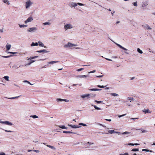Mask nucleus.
I'll list each match as a JSON object with an SVG mask.
<instances>
[{"label":"nucleus","instance_id":"cd10ccee","mask_svg":"<svg viewBox=\"0 0 155 155\" xmlns=\"http://www.w3.org/2000/svg\"><path fill=\"white\" fill-rule=\"evenodd\" d=\"M58 127H59L61 129H67V127H66L64 125H61V126H58Z\"/></svg>","mask_w":155,"mask_h":155},{"label":"nucleus","instance_id":"6e6d98bb","mask_svg":"<svg viewBox=\"0 0 155 155\" xmlns=\"http://www.w3.org/2000/svg\"><path fill=\"white\" fill-rule=\"evenodd\" d=\"M114 133H116L117 134H121V133H120V132H118V131H115Z\"/></svg>","mask_w":155,"mask_h":155},{"label":"nucleus","instance_id":"ddd939ff","mask_svg":"<svg viewBox=\"0 0 155 155\" xmlns=\"http://www.w3.org/2000/svg\"><path fill=\"white\" fill-rule=\"evenodd\" d=\"M115 44L117 46H118L120 48L122 49H123L125 51H127L128 50L127 49L122 47L121 45L120 44L117 43H115Z\"/></svg>","mask_w":155,"mask_h":155},{"label":"nucleus","instance_id":"0e129e2a","mask_svg":"<svg viewBox=\"0 0 155 155\" xmlns=\"http://www.w3.org/2000/svg\"><path fill=\"white\" fill-rule=\"evenodd\" d=\"M120 155H128V153H125L124 154H120Z\"/></svg>","mask_w":155,"mask_h":155},{"label":"nucleus","instance_id":"c756f323","mask_svg":"<svg viewBox=\"0 0 155 155\" xmlns=\"http://www.w3.org/2000/svg\"><path fill=\"white\" fill-rule=\"evenodd\" d=\"M63 133H69V134H74L73 132H72L70 131H63Z\"/></svg>","mask_w":155,"mask_h":155},{"label":"nucleus","instance_id":"680f3d73","mask_svg":"<svg viewBox=\"0 0 155 155\" xmlns=\"http://www.w3.org/2000/svg\"><path fill=\"white\" fill-rule=\"evenodd\" d=\"M33 151H34V152H37V153H38V152H39V150H34Z\"/></svg>","mask_w":155,"mask_h":155},{"label":"nucleus","instance_id":"c03bdc74","mask_svg":"<svg viewBox=\"0 0 155 155\" xmlns=\"http://www.w3.org/2000/svg\"><path fill=\"white\" fill-rule=\"evenodd\" d=\"M95 102L96 103H97L100 104V103H102L103 101H97V100H95Z\"/></svg>","mask_w":155,"mask_h":155},{"label":"nucleus","instance_id":"58836bf2","mask_svg":"<svg viewBox=\"0 0 155 155\" xmlns=\"http://www.w3.org/2000/svg\"><path fill=\"white\" fill-rule=\"evenodd\" d=\"M19 97H20V96H17V97H14L7 98L8 99H15V98H17Z\"/></svg>","mask_w":155,"mask_h":155},{"label":"nucleus","instance_id":"dca6fc26","mask_svg":"<svg viewBox=\"0 0 155 155\" xmlns=\"http://www.w3.org/2000/svg\"><path fill=\"white\" fill-rule=\"evenodd\" d=\"M46 146L47 147L50 148L51 150H55L56 149L55 147L54 146H51V145H46Z\"/></svg>","mask_w":155,"mask_h":155},{"label":"nucleus","instance_id":"a19ab883","mask_svg":"<svg viewBox=\"0 0 155 155\" xmlns=\"http://www.w3.org/2000/svg\"><path fill=\"white\" fill-rule=\"evenodd\" d=\"M23 82H24V83H27L29 84H30L31 85H33V84H31L29 81H27V80L24 81H23Z\"/></svg>","mask_w":155,"mask_h":155},{"label":"nucleus","instance_id":"4468645a","mask_svg":"<svg viewBox=\"0 0 155 155\" xmlns=\"http://www.w3.org/2000/svg\"><path fill=\"white\" fill-rule=\"evenodd\" d=\"M11 46V45L10 44H9L7 43L6 45V51H9L10 49Z\"/></svg>","mask_w":155,"mask_h":155},{"label":"nucleus","instance_id":"79ce46f5","mask_svg":"<svg viewBox=\"0 0 155 155\" xmlns=\"http://www.w3.org/2000/svg\"><path fill=\"white\" fill-rule=\"evenodd\" d=\"M91 94L90 97L91 96V97H94L96 96V95L94 94Z\"/></svg>","mask_w":155,"mask_h":155},{"label":"nucleus","instance_id":"3c124183","mask_svg":"<svg viewBox=\"0 0 155 155\" xmlns=\"http://www.w3.org/2000/svg\"><path fill=\"white\" fill-rule=\"evenodd\" d=\"M95 72H96V70H93L92 71L88 72V73L89 74V73H94Z\"/></svg>","mask_w":155,"mask_h":155},{"label":"nucleus","instance_id":"1a4fd4ad","mask_svg":"<svg viewBox=\"0 0 155 155\" xmlns=\"http://www.w3.org/2000/svg\"><path fill=\"white\" fill-rule=\"evenodd\" d=\"M33 19V18L32 17H28V19L25 21V24H27L28 22H30L32 21Z\"/></svg>","mask_w":155,"mask_h":155},{"label":"nucleus","instance_id":"f8f14e48","mask_svg":"<svg viewBox=\"0 0 155 155\" xmlns=\"http://www.w3.org/2000/svg\"><path fill=\"white\" fill-rule=\"evenodd\" d=\"M68 126L71 127L73 128H77L81 127L80 126H78L76 125H70L69 124H68Z\"/></svg>","mask_w":155,"mask_h":155},{"label":"nucleus","instance_id":"13d9d810","mask_svg":"<svg viewBox=\"0 0 155 155\" xmlns=\"http://www.w3.org/2000/svg\"><path fill=\"white\" fill-rule=\"evenodd\" d=\"M5 131L6 132H12V131L11 130H5Z\"/></svg>","mask_w":155,"mask_h":155},{"label":"nucleus","instance_id":"39448f33","mask_svg":"<svg viewBox=\"0 0 155 155\" xmlns=\"http://www.w3.org/2000/svg\"><path fill=\"white\" fill-rule=\"evenodd\" d=\"M64 28L65 30L66 31L68 29L72 28H73V26L71 24H68L65 25Z\"/></svg>","mask_w":155,"mask_h":155},{"label":"nucleus","instance_id":"4be33fe9","mask_svg":"<svg viewBox=\"0 0 155 155\" xmlns=\"http://www.w3.org/2000/svg\"><path fill=\"white\" fill-rule=\"evenodd\" d=\"M58 61H53L49 62L48 63V64H53L54 63H58Z\"/></svg>","mask_w":155,"mask_h":155},{"label":"nucleus","instance_id":"423d86ee","mask_svg":"<svg viewBox=\"0 0 155 155\" xmlns=\"http://www.w3.org/2000/svg\"><path fill=\"white\" fill-rule=\"evenodd\" d=\"M91 94H82L80 95V97L81 98L84 99L87 98L88 99L90 98Z\"/></svg>","mask_w":155,"mask_h":155},{"label":"nucleus","instance_id":"aec40b11","mask_svg":"<svg viewBox=\"0 0 155 155\" xmlns=\"http://www.w3.org/2000/svg\"><path fill=\"white\" fill-rule=\"evenodd\" d=\"M38 45V44L37 42H36V43H35L34 42H32L31 44V47L34 46H37Z\"/></svg>","mask_w":155,"mask_h":155},{"label":"nucleus","instance_id":"f03ea898","mask_svg":"<svg viewBox=\"0 0 155 155\" xmlns=\"http://www.w3.org/2000/svg\"><path fill=\"white\" fill-rule=\"evenodd\" d=\"M77 46V45L74 44H73L71 42H68V43L64 45V47L65 48H71L73 47H75Z\"/></svg>","mask_w":155,"mask_h":155},{"label":"nucleus","instance_id":"412c9836","mask_svg":"<svg viewBox=\"0 0 155 155\" xmlns=\"http://www.w3.org/2000/svg\"><path fill=\"white\" fill-rule=\"evenodd\" d=\"M148 5V3L147 2H144L143 3L142 7V8H144L145 7H147Z\"/></svg>","mask_w":155,"mask_h":155},{"label":"nucleus","instance_id":"8fccbe9b","mask_svg":"<svg viewBox=\"0 0 155 155\" xmlns=\"http://www.w3.org/2000/svg\"><path fill=\"white\" fill-rule=\"evenodd\" d=\"M88 144L89 145H91L92 144H93L94 143H93L90 142H88L87 143V144Z\"/></svg>","mask_w":155,"mask_h":155},{"label":"nucleus","instance_id":"20e7f679","mask_svg":"<svg viewBox=\"0 0 155 155\" xmlns=\"http://www.w3.org/2000/svg\"><path fill=\"white\" fill-rule=\"evenodd\" d=\"M33 2L30 0H29L26 1L25 2V8L26 9H28L29 7L32 5Z\"/></svg>","mask_w":155,"mask_h":155},{"label":"nucleus","instance_id":"72a5a7b5","mask_svg":"<svg viewBox=\"0 0 155 155\" xmlns=\"http://www.w3.org/2000/svg\"><path fill=\"white\" fill-rule=\"evenodd\" d=\"M30 117H32V118H34V119L37 118L38 117V116L36 115H31L30 116Z\"/></svg>","mask_w":155,"mask_h":155},{"label":"nucleus","instance_id":"2eb2a0df","mask_svg":"<svg viewBox=\"0 0 155 155\" xmlns=\"http://www.w3.org/2000/svg\"><path fill=\"white\" fill-rule=\"evenodd\" d=\"M144 28L147 30H151L152 28L149 26V25L147 24H145L144 26Z\"/></svg>","mask_w":155,"mask_h":155},{"label":"nucleus","instance_id":"2f4dec72","mask_svg":"<svg viewBox=\"0 0 155 155\" xmlns=\"http://www.w3.org/2000/svg\"><path fill=\"white\" fill-rule=\"evenodd\" d=\"M19 26L20 28H24L27 27V25H19Z\"/></svg>","mask_w":155,"mask_h":155},{"label":"nucleus","instance_id":"bf43d9fd","mask_svg":"<svg viewBox=\"0 0 155 155\" xmlns=\"http://www.w3.org/2000/svg\"><path fill=\"white\" fill-rule=\"evenodd\" d=\"M103 76V75H99V76H96V77H98V78H101V77H102Z\"/></svg>","mask_w":155,"mask_h":155},{"label":"nucleus","instance_id":"69168bd1","mask_svg":"<svg viewBox=\"0 0 155 155\" xmlns=\"http://www.w3.org/2000/svg\"><path fill=\"white\" fill-rule=\"evenodd\" d=\"M105 120H106L108 121H111V119H106Z\"/></svg>","mask_w":155,"mask_h":155},{"label":"nucleus","instance_id":"c9c22d12","mask_svg":"<svg viewBox=\"0 0 155 155\" xmlns=\"http://www.w3.org/2000/svg\"><path fill=\"white\" fill-rule=\"evenodd\" d=\"M12 56H13L12 55H11L10 56H4L0 55V56L2 57L3 58H9L10 57Z\"/></svg>","mask_w":155,"mask_h":155},{"label":"nucleus","instance_id":"4c0bfd02","mask_svg":"<svg viewBox=\"0 0 155 155\" xmlns=\"http://www.w3.org/2000/svg\"><path fill=\"white\" fill-rule=\"evenodd\" d=\"M38 57V56H35L33 57H31L29 58H28V60L32 59H34V58H37Z\"/></svg>","mask_w":155,"mask_h":155},{"label":"nucleus","instance_id":"0eeeda50","mask_svg":"<svg viewBox=\"0 0 155 155\" xmlns=\"http://www.w3.org/2000/svg\"><path fill=\"white\" fill-rule=\"evenodd\" d=\"M56 101L58 102H60L62 101H64L66 102H68L69 101L68 100L66 99H62L59 98H57L56 99Z\"/></svg>","mask_w":155,"mask_h":155},{"label":"nucleus","instance_id":"864d4df0","mask_svg":"<svg viewBox=\"0 0 155 155\" xmlns=\"http://www.w3.org/2000/svg\"><path fill=\"white\" fill-rule=\"evenodd\" d=\"M142 151H146L147 152H149V150H148L147 149H143L142 150Z\"/></svg>","mask_w":155,"mask_h":155},{"label":"nucleus","instance_id":"a211bd4d","mask_svg":"<svg viewBox=\"0 0 155 155\" xmlns=\"http://www.w3.org/2000/svg\"><path fill=\"white\" fill-rule=\"evenodd\" d=\"M127 100L128 101H130V102H131V101H134V99L132 97H128L127 98Z\"/></svg>","mask_w":155,"mask_h":155},{"label":"nucleus","instance_id":"c85d7f7f","mask_svg":"<svg viewBox=\"0 0 155 155\" xmlns=\"http://www.w3.org/2000/svg\"><path fill=\"white\" fill-rule=\"evenodd\" d=\"M137 130H142L141 131V133H147V131L146 130H142L141 129H137Z\"/></svg>","mask_w":155,"mask_h":155},{"label":"nucleus","instance_id":"ea45409f","mask_svg":"<svg viewBox=\"0 0 155 155\" xmlns=\"http://www.w3.org/2000/svg\"><path fill=\"white\" fill-rule=\"evenodd\" d=\"M130 133V132H123V133H122V135H125V134H129Z\"/></svg>","mask_w":155,"mask_h":155},{"label":"nucleus","instance_id":"4d7b16f0","mask_svg":"<svg viewBox=\"0 0 155 155\" xmlns=\"http://www.w3.org/2000/svg\"><path fill=\"white\" fill-rule=\"evenodd\" d=\"M0 155H5V154L4 153L1 152L0 153Z\"/></svg>","mask_w":155,"mask_h":155},{"label":"nucleus","instance_id":"f704fd0d","mask_svg":"<svg viewBox=\"0 0 155 155\" xmlns=\"http://www.w3.org/2000/svg\"><path fill=\"white\" fill-rule=\"evenodd\" d=\"M137 51L140 54H142L143 53L142 51L139 48H137Z\"/></svg>","mask_w":155,"mask_h":155},{"label":"nucleus","instance_id":"9b49d317","mask_svg":"<svg viewBox=\"0 0 155 155\" xmlns=\"http://www.w3.org/2000/svg\"><path fill=\"white\" fill-rule=\"evenodd\" d=\"M89 76V75L88 74L82 75H79L77 76V78H86L88 77Z\"/></svg>","mask_w":155,"mask_h":155},{"label":"nucleus","instance_id":"7c9ffc66","mask_svg":"<svg viewBox=\"0 0 155 155\" xmlns=\"http://www.w3.org/2000/svg\"><path fill=\"white\" fill-rule=\"evenodd\" d=\"M139 143H129L128 144V145H131V146H134V145H139Z\"/></svg>","mask_w":155,"mask_h":155},{"label":"nucleus","instance_id":"6ab92c4d","mask_svg":"<svg viewBox=\"0 0 155 155\" xmlns=\"http://www.w3.org/2000/svg\"><path fill=\"white\" fill-rule=\"evenodd\" d=\"M38 45H39L40 46L44 47V44L41 41H38Z\"/></svg>","mask_w":155,"mask_h":155},{"label":"nucleus","instance_id":"09e8293b","mask_svg":"<svg viewBox=\"0 0 155 155\" xmlns=\"http://www.w3.org/2000/svg\"><path fill=\"white\" fill-rule=\"evenodd\" d=\"M84 68H80V69H78L77 71H81L84 70Z\"/></svg>","mask_w":155,"mask_h":155},{"label":"nucleus","instance_id":"e2e57ef3","mask_svg":"<svg viewBox=\"0 0 155 155\" xmlns=\"http://www.w3.org/2000/svg\"><path fill=\"white\" fill-rule=\"evenodd\" d=\"M31 64V62H29L28 63V64H26V65H30Z\"/></svg>","mask_w":155,"mask_h":155},{"label":"nucleus","instance_id":"f257e3e1","mask_svg":"<svg viewBox=\"0 0 155 155\" xmlns=\"http://www.w3.org/2000/svg\"><path fill=\"white\" fill-rule=\"evenodd\" d=\"M78 5L80 6H84V4L79 2L76 3L75 2H72L69 4V5L71 8H74L77 6Z\"/></svg>","mask_w":155,"mask_h":155},{"label":"nucleus","instance_id":"473e14b6","mask_svg":"<svg viewBox=\"0 0 155 155\" xmlns=\"http://www.w3.org/2000/svg\"><path fill=\"white\" fill-rule=\"evenodd\" d=\"M108 132L111 134H112L114 133L115 131L114 130H109L108 131Z\"/></svg>","mask_w":155,"mask_h":155},{"label":"nucleus","instance_id":"5701e85b","mask_svg":"<svg viewBox=\"0 0 155 155\" xmlns=\"http://www.w3.org/2000/svg\"><path fill=\"white\" fill-rule=\"evenodd\" d=\"M51 24V23L49 21H47L45 22L43 24V25H50Z\"/></svg>","mask_w":155,"mask_h":155},{"label":"nucleus","instance_id":"f3484780","mask_svg":"<svg viewBox=\"0 0 155 155\" xmlns=\"http://www.w3.org/2000/svg\"><path fill=\"white\" fill-rule=\"evenodd\" d=\"M143 112L145 113V114H146L147 113H150L151 112V111H150L149 109H144L143 110Z\"/></svg>","mask_w":155,"mask_h":155},{"label":"nucleus","instance_id":"052dcab7","mask_svg":"<svg viewBox=\"0 0 155 155\" xmlns=\"http://www.w3.org/2000/svg\"><path fill=\"white\" fill-rule=\"evenodd\" d=\"M105 59L107 60H108V61H112V60L111 59H109V58H105Z\"/></svg>","mask_w":155,"mask_h":155},{"label":"nucleus","instance_id":"6e6552de","mask_svg":"<svg viewBox=\"0 0 155 155\" xmlns=\"http://www.w3.org/2000/svg\"><path fill=\"white\" fill-rule=\"evenodd\" d=\"M0 123L10 126H12L13 125L12 123L8 121H1V120H0Z\"/></svg>","mask_w":155,"mask_h":155},{"label":"nucleus","instance_id":"b1692460","mask_svg":"<svg viewBox=\"0 0 155 155\" xmlns=\"http://www.w3.org/2000/svg\"><path fill=\"white\" fill-rule=\"evenodd\" d=\"M89 90L90 91H100L101 90V89H97V88H93V89H90Z\"/></svg>","mask_w":155,"mask_h":155},{"label":"nucleus","instance_id":"37998d69","mask_svg":"<svg viewBox=\"0 0 155 155\" xmlns=\"http://www.w3.org/2000/svg\"><path fill=\"white\" fill-rule=\"evenodd\" d=\"M79 124L80 125H82L84 126H87L86 124L82 123H80Z\"/></svg>","mask_w":155,"mask_h":155},{"label":"nucleus","instance_id":"de8ad7c7","mask_svg":"<svg viewBox=\"0 0 155 155\" xmlns=\"http://www.w3.org/2000/svg\"><path fill=\"white\" fill-rule=\"evenodd\" d=\"M133 4L134 6H137V2H134Z\"/></svg>","mask_w":155,"mask_h":155},{"label":"nucleus","instance_id":"a878e982","mask_svg":"<svg viewBox=\"0 0 155 155\" xmlns=\"http://www.w3.org/2000/svg\"><path fill=\"white\" fill-rule=\"evenodd\" d=\"M3 1L4 3H6L8 5H9L10 4L8 0H3Z\"/></svg>","mask_w":155,"mask_h":155},{"label":"nucleus","instance_id":"7ed1b4c3","mask_svg":"<svg viewBox=\"0 0 155 155\" xmlns=\"http://www.w3.org/2000/svg\"><path fill=\"white\" fill-rule=\"evenodd\" d=\"M37 30L38 28L37 27H32L28 29L27 31L28 32L33 33L35 32Z\"/></svg>","mask_w":155,"mask_h":155},{"label":"nucleus","instance_id":"5fc2aeb1","mask_svg":"<svg viewBox=\"0 0 155 155\" xmlns=\"http://www.w3.org/2000/svg\"><path fill=\"white\" fill-rule=\"evenodd\" d=\"M3 31V28H0V33H2Z\"/></svg>","mask_w":155,"mask_h":155},{"label":"nucleus","instance_id":"393cba45","mask_svg":"<svg viewBox=\"0 0 155 155\" xmlns=\"http://www.w3.org/2000/svg\"><path fill=\"white\" fill-rule=\"evenodd\" d=\"M3 78L6 81H9V77L8 76H5Z\"/></svg>","mask_w":155,"mask_h":155},{"label":"nucleus","instance_id":"603ef678","mask_svg":"<svg viewBox=\"0 0 155 155\" xmlns=\"http://www.w3.org/2000/svg\"><path fill=\"white\" fill-rule=\"evenodd\" d=\"M8 53H10V54H17L18 53L17 52H8Z\"/></svg>","mask_w":155,"mask_h":155},{"label":"nucleus","instance_id":"e433bc0d","mask_svg":"<svg viewBox=\"0 0 155 155\" xmlns=\"http://www.w3.org/2000/svg\"><path fill=\"white\" fill-rule=\"evenodd\" d=\"M92 106H93V105H92ZM94 107L95 108V109L96 110H101V109L100 108L97 107L96 105H94Z\"/></svg>","mask_w":155,"mask_h":155},{"label":"nucleus","instance_id":"338daca9","mask_svg":"<svg viewBox=\"0 0 155 155\" xmlns=\"http://www.w3.org/2000/svg\"><path fill=\"white\" fill-rule=\"evenodd\" d=\"M115 12L114 11H113L112 12H111V13L112 14V15L113 16L114 15V13Z\"/></svg>","mask_w":155,"mask_h":155},{"label":"nucleus","instance_id":"774afa93","mask_svg":"<svg viewBox=\"0 0 155 155\" xmlns=\"http://www.w3.org/2000/svg\"><path fill=\"white\" fill-rule=\"evenodd\" d=\"M35 61H34V60H31L30 62H31V64H32V63L34 62Z\"/></svg>","mask_w":155,"mask_h":155},{"label":"nucleus","instance_id":"bb28decb","mask_svg":"<svg viewBox=\"0 0 155 155\" xmlns=\"http://www.w3.org/2000/svg\"><path fill=\"white\" fill-rule=\"evenodd\" d=\"M110 95L114 97H116L118 96V94L115 93H111Z\"/></svg>","mask_w":155,"mask_h":155},{"label":"nucleus","instance_id":"9d476101","mask_svg":"<svg viewBox=\"0 0 155 155\" xmlns=\"http://www.w3.org/2000/svg\"><path fill=\"white\" fill-rule=\"evenodd\" d=\"M36 52H38V53H47L49 52V51H47L46 50L43 49L42 50H41L40 51H36Z\"/></svg>","mask_w":155,"mask_h":155},{"label":"nucleus","instance_id":"a18cd8bd","mask_svg":"<svg viewBox=\"0 0 155 155\" xmlns=\"http://www.w3.org/2000/svg\"><path fill=\"white\" fill-rule=\"evenodd\" d=\"M97 86L98 87L101 88H104L105 87H106V86H104L103 85L101 86V85H98Z\"/></svg>","mask_w":155,"mask_h":155},{"label":"nucleus","instance_id":"49530a36","mask_svg":"<svg viewBox=\"0 0 155 155\" xmlns=\"http://www.w3.org/2000/svg\"><path fill=\"white\" fill-rule=\"evenodd\" d=\"M139 150L138 149H133L132 150V151H138Z\"/></svg>","mask_w":155,"mask_h":155}]
</instances>
